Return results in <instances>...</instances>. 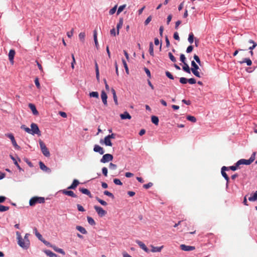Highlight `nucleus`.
I'll use <instances>...</instances> for the list:
<instances>
[{
	"label": "nucleus",
	"instance_id": "nucleus-36",
	"mask_svg": "<svg viewBox=\"0 0 257 257\" xmlns=\"http://www.w3.org/2000/svg\"><path fill=\"white\" fill-rule=\"evenodd\" d=\"M188 42L190 44H192L194 41V35L193 33H190L189 35L188 39Z\"/></svg>",
	"mask_w": 257,
	"mask_h": 257
},
{
	"label": "nucleus",
	"instance_id": "nucleus-6",
	"mask_svg": "<svg viewBox=\"0 0 257 257\" xmlns=\"http://www.w3.org/2000/svg\"><path fill=\"white\" fill-rule=\"evenodd\" d=\"M31 128H30V134H37L39 136L41 135V132L38 127V125L36 123H32L31 124Z\"/></svg>",
	"mask_w": 257,
	"mask_h": 257
},
{
	"label": "nucleus",
	"instance_id": "nucleus-2",
	"mask_svg": "<svg viewBox=\"0 0 257 257\" xmlns=\"http://www.w3.org/2000/svg\"><path fill=\"white\" fill-rule=\"evenodd\" d=\"M39 143L43 154L46 157H49L50 153L45 143L41 140L39 141Z\"/></svg>",
	"mask_w": 257,
	"mask_h": 257
},
{
	"label": "nucleus",
	"instance_id": "nucleus-56",
	"mask_svg": "<svg viewBox=\"0 0 257 257\" xmlns=\"http://www.w3.org/2000/svg\"><path fill=\"white\" fill-rule=\"evenodd\" d=\"M12 143L13 145L14 146V147L16 149H20V146H19L18 145V144H17V142L16 141L15 139L14 140V141H12Z\"/></svg>",
	"mask_w": 257,
	"mask_h": 257
},
{
	"label": "nucleus",
	"instance_id": "nucleus-8",
	"mask_svg": "<svg viewBox=\"0 0 257 257\" xmlns=\"http://www.w3.org/2000/svg\"><path fill=\"white\" fill-rule=\"evenodd\" d=\"M113 159V156L109 154H106L103 156L100 160V162L103 163L108 162L112 161Z\"/></svg>",
	"mask_w": 257,
	"mask_h": 257
},
{
	"label": "nucleus",
	"instance_id": "nucleus-57",
	"mask_svg": "<svg viewBox=\"0 0 257 257\" xmlns=\"http://www.w3.org/2000/svg\"><path fill=\"white\" fill-rule=\"evenodd\" d=\"M6 136L8 137L11 141H14L15 138L12 134H6Z\"/></svg>",
	"mask_w": 257,
	"mask_h": 257
},
{
	"label": "nucleus",
	"instance_id": "nucleus-37",
	"mask_svg": "<svg viewBox=\"0 0 257 257\" xmlns=\"http://www.w3.org/2000/svg\"><path fill=\"white\" fill-rule=\"evenodd\" d=\"M122 62L123 65L124 66V67L125 68L126 73L127 74H129V70H128V68L126 62H125V61L124 59L122 60Z\"/></svg>",
	"mask_w": 257,
	"mask_h": 257
},
{
	"label": "nucleus",
	"instance_id": "nucleus-35",
	"mask_svg": "<svg viewBox=\"0 0 257 257\" xmlns=\"http://www.w3.org/2000/svg\"><path fill=\"white\" fill-rule=\"evenodd\" d=\"M149 53L151 56H154V48H153V44L152 42L150 43Z\"/></svg>",
	"mask_w": 257,
	"mask_h": 257
},
{
	"label": "nucleus",
	"instance_id": "nucleus-19",
	"mask_svg": "<svg viewBox=\"0 0 257 257\" xmlns=\"http://www.w3.org/2000/svg\"><path fill=\"white\" fill-rule=\"evenodd\" d=\"M120 117L122 119H130L132 118L131 115L127 111H125L123 113L120 114Z\"/></svg>",
	"mask_w": 257,
	"mask_h": 257
},
{
	"label": "nucleus",
	"instance_id": "nucleus-11",
	"mask_svg": "<svg viewBox=\"0 0 257 257\" xmlns=\"http://www.w3.org/2000/svg\"><path fill=\"white\" fill-rule=\"evenodd\" d=\"M15 51L13 49H11L10 50L9 53V59L10 62L13 64H14V59L15 55Z\"/></svg>",
	"mask_w": 257,
	"mask_h": 257
},
{
	"label": "nucleus",
	"instance_id": "nucleus-59",
	"mask_svg": "<svg viewBox=\"0 0 257 257\" xmlns=\"http://www.w3.org/2000/svg\"><path fill=\"white\" fill-rule=\"evenodd\" d=\"M188 82L191 84H195L196 82L195 79L193 78L188 79Z\"/></svg>",
	"mask_w": 257,
	"mask_h": 257
},
{
	"label": "nucleus",
	"instance_id": "nucleus-32",
	"mask_svg": "<svg viewBox=\"0 0 257 257\" xmlns=\"http://www.w3.org/2000/svg\"><path fill=\"white\" fill-rule=\"evenodd\" d=\"M10 157H11V158L13 160V161H14V163L15 165L17 167V168H18V169H19L20 171H22H22H23V170H22V169L21 168V167L20 166V165L18 164V163L17 161H16V160L15 159V158H14L13 156H12V155H11V156H10Z\"/></svg>",
	"mask_w": 257,
	"mask_h": 257
},
{
	"label": "nucleus",
	"instance_id": "nucleus-10",
	"mask_svg": "<svg viewBox=\"0 0 257 257\" xmlns=\"http://www.w3.org/2000/svg\"><path fill=\"white\" fill-rule=\"evenodd\" d=\"M180 248L184 251H191L195 249V247L193 246L186 245L185 244H181Z\"/></svg>",
	"mask_w": 257,
	"mask_h": 257
},
{
	"label": "nucleus",
	"instance_id": "nucleus-28",
	"mask_svg": "<svg viewBox=\"0 0 257 257\" xmlns=\"http://www.w3.org/2000/svg\"><path fill=\"white\" fill-rule=\"evenodd\" d=\"M184 66H183V70L187 73H190L191 69L189 68V65L186 63H183Z\"/></svg>",
	"mask_w": 257,
	"mask_h": 257
},
{
	"label": "nucleus",
	"instance_id": "nucleus-44",
	"mask_svg": "<svg viewBox=\"0 0 257 257\" xmlns=\"http://www.w3.org/2000/svg\"><path fill=\"white\" fill-rule=\"evenodd\" d=\"M104 194L111 197L112 199H113L114 198V195L112 194V193H111V192H110L108 191H106V190L104 191Z\"/></svg>",
	"mask_w": 257,
	"mask_h": 257
},
{
	"label": "nucleus",
	"instance_id": "nucleus-25",
	"mask_svg": "<svg viewBox=\"0 0 257 257\" xmlns=\"http://www.w3.org/2000/svg\"><path fill=\"white\" fill-rule=\"evenodd\" d=\"M151 121L153 123L157 125L159 123V118L155 115L152 116Z\"/></svg>",
	"mask_w": 257,
	"mask_h": 257
},
{
	"label": "nucleus",
	"instance_id": "nucleus-58",
	"mask_svg": "<svg viewBox=\"0 0 257 257\" xmlns=\"http://www.w3.org/2000/svg\"><path fill=\"white\" fill-rule=\"evenodd\" d=\"M152 186H153V183L151 182H149L148 184L144 185L143 187L145 189H147L150 188L151 187H152Z\"/></svg>",
	"mask_w": 257,
	"mask_h": 257
},
{
	"label": "nucleus",
	"instance_id": "nucleus-12",
	"mask_svg": "<svg viewBox=\"0 0 257 257\" xmlns=\"http://www.w3.org/2000/svg\"><path fill=\"white\" fill-rule=\"evenodd\" d=\"M61 191H62V193L64 195L71 196V197H74V198L77 197L76 195L72 191H68V190L64 189V190H61Z\"/></svg>",
	"mask_w": 257,
	"mask_h": 257
},
{
	"label": "nucleus",
	"instance_id": "nucleus-41",
	"mask_svg": "<svg viewBox=\"0 0 257 257\" xmlns=\"http://www.w3.org/2000/svg\"><path fill=\"white\" fill-rule=\"evenodd\" d=\"M126 7V5H122V6H120L118 9V10L117 11V15H119L124 9V8Z\"/></svg>",
	"mask_w": 257,
	"mask_h": 257
},
{
	"label": "nucleus",
	"instance_id": "nucleus-4",
	"mask_svg": "<svg viewBox=\"0 0 257 257\" xmlns=\"http://www.w3.org/2000/svg\"><path fill=\"white\" fill-rule=\"evenodd\" d=\"M191 66L192 67L191 68V70L193 74L196 77L199 78L201 77L200 73L198 71V70L199 69V67L198 65L194 61H192L191 62Z\"/></svg>",
	"mask_w": 257,
	"mask_h": 257
},
{
	"label": "nucleus",
	"instance_id": "nucleus-3",
	"mask_svg": "<svg viewBox=\"0 0 257 257\" xmlns=\"http://www.w3.org/2000/svg\"><path fill=\"white\" fill-rule=\"evenodd\" d=\"M45 202V198L42 197H34L29 201L30 206H34L37 203H43Z\"/></svg>",
	"mask_w": 257,
	"mask_h": 257
},
{
	"label": "nucleus",
	"instance_id": "nucleus-18",
	"mask_svg": "<svg viewBox=\"0 0 257 257\" xmlns=\"http://www.w3.org/2000/svg\"><path fill=\"white\" fill-rule=\"evenodd\" d=\"M79 184V182L78 181V180H76V179H74L72 183V184L69 186L67 189H75L77 186L78 185V184Z\"/></svg>",
	"mask_w": 257,
	"mask_h": 257
},
{
	"label": "nucleus",
	"instance_id": "nucleus-16",
	"mask_svg": "<svg viewBox=\"0 0 257 257\" xmlns=\"http://www.w3.org/2000/svg\"><path fill=\"white\" fill-rule=\"evenodd\" d=\"M34 230L35 231L36 236L38 238V239L41 241H43L45 244H47L48 242L46 241L43 239V237L42 235L39 232H38L37 228H35Z\"/></svg>",
	"mask_w": 257,
	"mask_h": 257
},
{
	"label": "nucleus",
	"instance_id": "nucleus-51",
	"mask_svg": "<svg viewBox=\"0 0 257 257\" xmlns=\"http://www.w3.org/2000/svg\"><path fill=\"white\" fill-rule=\"evenodd\" d=\"M53 249L55 251H57V252H58L59 253H62V254H64L65 253V252L63 251V250L62 249H61V248H58L56 247V246H55V247H53Z\"/></svg>",
	"mask_w": 257,
	"mask_h": 257
},
{
	"label": "nucleus",
	"instance_id": "nucleus-55",
	"mask_svg": "<svg viewBox=\"0 0 257 257\" xmlns=\"http://www.w3.org/2000/svg\"><path fill=\"white\" fill-rule=\"evenodd\" d=\"M180 61L183 63H186L185 61H186V57L185 56V55L183 54H181L180 55Z\"/></svg>",
	"mask_w": 257,
	"mask_h": 257
},
{
	"label": "nucleus",
	"instance_id": "nucleus-60",
	"mask_svg": "<svg viewBox=\"0 0 257 257\" xmlns=\"http://www.w3.org/2000/svg\"><path fill=\"white\" fill-rule=\"evenodd\" d=\"M102 172L103 174L106 177L107 176V169L106 167H103L102 169Z\"/></svg>",
	"mask_w": 257,
	"mask_h": 257
},
{
	"label": "nucleus",
	"instance_id": "nucleus-1",
	"mask_svg": "<svg viewBox=\"0 0 257 257\" xmlns=\"http://www.w3.org/2000/svg\"><path fill=\"white\" fill-rule=\"evenodd\" d=\"M16 235L19 245L23 249H28L30 245V240H25L24 238H23L19 231L16 232Z\"/></svg>",
	"mask_w": 257,
	"mask_h": 257
},
{
	"label": "nucleus",
	"instance_id": "nucleus-53",
	"mask_svg": "<svg viewBox=\"0 0 257 257\" xmlns=\"http://www.w3.org/2000/svg\"><path fill=\"white\" fill-rule=\"evenodd\" d=\"M109 168L111 170H115L117 168V166L115 164L110 163L109 165Z\"/></svg>",
	"mask_w": 257,
	"mask_h": 257
},
{
	"label": "nucleus",
	"instance_id": "nucleus-14",
	"mask_svg": "<svg viewBox=\"0 0 257 257\" xmlns=\"http://www.w3.org/2000/svg\"><path fill=\"white\" fill-rule=\"evenodd\" d=\"M93 151L95 152L99 153L100 155H102L104 153L103 149L97 145H95L94 146V148H93Z\"/></svg>",
	"mask_w": 257,
	"mask_h": 257
},
{
	"label": "nucleus",
	"instance_id": "nucleus-5",
	"mask_svg": "<svg viewBox=\"0 0 257 257\" xmlns=\"http://www.w3.org/2000/svg\"><path fill=\"white\" fill-rule=\"evenodd\" d=\"M254 160V157L253 156H251L250 158L248 160H245V159H240L239 161L237 162V165H248L251 164Z\"/></svg>",
	"mask_w": 257,
	"mask_h": 257
},
{
	"label": "nucleus",
	"instance_id": "nucleus-20",
	"mask_svg": "<svg viewBox=\"0 0 257 257\" xmlns=\"http://www.w3.org/2000/svg\"><path fill=\"white\" fill-rule=\"evenodd\" d=\"M123 20L122 18H120L119 20V23L117 24L116 26L117 29V34H119V30L122 27L123 25Z\"/></svg>",
	"mask_w": 257,
	"mask_h": 257
},
{
	"label": "nucleus",
	"instance_id": "nucleus-63",
	"mask_svg": "<svg viewBox=\"0 0 257 257\" xmlns=\"http://www.w3.org/2000/svg\"><path fill=\"white\" fill-rule=\"evenodd\" d=\"M77 209L79 211L84 212L85 211V209L80 204H77Z\"/></svg>",
	"mask_w": 257,
	"mask_h": 257
},
{
	"label": "nucleus",
	"instance_id": "nucleus-7",
	"mask_svg": "<svg viewBox=\"0 0 257 257\" xmlns=\"http://www.w3.org/2000/svg\"><path fill=\"white\" fill-rule=\"evenodd\" d=\"M94 208L100 217H103L105 216L107 213L106 211L101 207L94 206Z\"/></svg>",
	"mask_w": 257,
	"mask_h": 257
},
{
	"label": "nucleus",
	"instance_id": "nucleus-9",
	"mask_svg": "<svg viewBox=\"0 0 257 257\" xmlns=\"http://www.w3.org/2000/svg\"><path fill=\"white\" fill-rule=\"evenodd\" d=\"M228 170V168L225 166H223L221 168V174L222 176L225 178L226 181V186H228V183L229 182V178L227 175V174L225 172V171Z\"/></svg>",
	"mask_w": 257,
	"mask_h": 257
},
{
	"label": "nucleus",
	"instance_id": "nucleus-45",
	"mask_svg": "<svg viewBox=\"0 0 257 257\" xmlns=\"http://www.w3.org/2000/svg\"><path fill=\"white\" fill-rule=\"evenodd\" d=\"M239 165H237V162H236V164H235V166H230L228 168V170L230 169L232 171H235L239 167Z\"/></svg>",
	"mask_w": 257,
	"mask_h": 257
},
{
	"label": "nucleus",
	"instance_id": "nucleus-38",
	"mask_svg": "<svg viewBox=\"0 0 257 257\" xmlns=\"http://www.w3.org/2000/svg\"><path fill=\"white\" fill-rule=\"evenodd\" d=\"M187 120H188L190 121H192L193 122H195L196 121V118L193 116L188 115L187 116Z\"/></svg>",
	"mask_w": 257,
	"mask_h": 257
},
{
	"label": "nucleus",
	"instance_id": "nucleus-48",
	"mask_svg": "<svg viewBox=\"0 0 257 257\" xmlns=\"http://www.w3.org/2000/svg\"><path fill=\"white\" fill-rule=\"evenodd\" d=\"M194 60L196 61V62L199 65H201V61L200 60L199 57L197 55L195 54L193 57Z\"/></svg>",
	"mask_w": 257,
	"mask_h": 257
},
{
	"label": "nucleus",
	"instance_id": "nucleus-50",
	"mask_svg": "<svg viewBox=\"0 0 257 257\" xmlns=\"http://www.w3.org/2000/svg\"><path fill=\"white\" fill-rule=\"evenodd\" d=\"M113 182L116 185H122V182L118 179H114L113 180Z\"/></svg>",
	"mask_w": 257,
	"mask_h": 257
},
{
	"label": "nucleus",
	"instance_id": "nucleus-54",
	"mask_svg": "<svg viewBox=\"0 0 257 257\" xmlns=\"http://www.w3.org/2000/svg\"><path fill=\"white\" fill-rule=\"evenodd\" d=\"M34 82H35V85L37 86V87L38 88H40V84L39 83V79L38 78H36Z\"/></svg>",
	"mask_w": 257,
	"mask_h": 257
},
{
	"label": "nucleus",
	"instance_id": "nucleus-49",
	"mask_svg": "<svg viewBox=\"0 0 257 257\" xmlns=\"http://www.w3.org/2000/svg\"><path fill=\"white\" fill-rule=\"evenodd\" d=\"M188 82V79L185 77H181L180 78V82L182 84H186Z\"/></svg>",
	"mask_w": 257,
	"mask_h": 257
},
{
	"label": "nucleus",
	"instance_id": "nucleus-15",
	"mask_svg": "<svg viewBox=\"0 0 257 257\" xmlns=\"http://www.w3.org/2000/svg\"><path fill=\"white\" fill-rule=\"evenodd\" d=\"M136 242L140 246V247L142 249H143L144 251H145L147 252H149V249L143 242L137 240H136Z\"/></svg>",
	"mask_w": 257,
	"mask_h": 257
},
{
	"label": "nucleus",
	"instance_id": "nucleus-64",
	"mask_svg": "<svg viewBox=\"0 0 257 257\" xmlns=\"http://www.w3.org/2000/svg\"><path fill=\"white\" fill-rule=\"evenodd\" d=\"M193 47L192 45L188 46L186 49V52L189 53L192 51Z\"/></svg>",
	"mask_w": 257,
	"mask_h": 257
},
{
	"label": "nucleus",
	"instance_id": "nucleus-52",
	"mask_svg": "<svg viewBox=\"0 0 257 257\" xmlns=\"http://www.w3.org/2000/svg\"><path fill=\"white\" fill-rule=\"evenodd\" d=\"M166 75L170 79L173 80L174 79V76H173V75L170 72H169V71H166Z\"/></svg>",
	"mask_w": 257,
	"mask_h": 257
},
{
	"label": "nucleus",
	"instance_id": "nucleus-29",
	"mask_svg": "<svg viewBox=\"0 0 257 257\" xmlns=\"http://www.w3.org/2000/svg\"><path fill=\"white\" fill-rule=\"evenodd\" d=\"M241 64L246 63L247 66H250L252 64L251 60L249 58H245L242 61H240Z\"/></svg>",
	"mask_w": 257,
	"mask_h": 257
},
{
	"label": "nucleus",
	"instance_id": "nucleus-17",
	"mask_svg": "<svg viewBox=\"0 0 257 257\" xmlns=\"http://www.w3.org/2000/svg\"><path fill=\"white\" fill-rule=\"evenodd\" d=\"M29 107L30 108V109L32 110L33 113L34 115H37L39 114L38 111H37L36 107L35 105L34 104L32 103H29Z\"/></svg>",
	"mask_w": 257,
	"mask_h": 257
},
{
	"label": "nucleus",
	"instance_id": "nucleus-24",
	"mask_svg": "<svg viewBox=\"0 0 257 257\" xmlns=\"http://www.w3.org/2000/svg\"><path fill=\"white\" fill-rule=\"evenodd\" d=\"M40 168L41 170L47 171L50 169L41 161L39 162Z\"/></svg>",
	"mask_w": 257,
	"mask_h": 257
},
{
	"label": "nucleus",
	"instance_id": "nucleus-40",
	"mask_svg": "<svg viewBox=\"0 0 257 257\" xmlns=\"http://www.w3.org/2000/svg\"><path fill=\"white\" fill-rule=\"evenodd\" d=\"M9 209V207L0 205V212H5Z\"/></svg>",
	"mask_w": 257,
	"mask_h": 257
},
{
	"label": "nucleus",
	"instance_id": "nucleus-22",
	"mask_svg": "<svg viewBox=\"0 0 257 257\" xmlns=\"http://www.w3.org/2000/svg\"><path fill=\"white\" fill-rule=\"evenodd\" d=\"M76 229L83 234H86L87 233V231L85 229V228H84L83 227H82L81 226H79V225L76 226Z\"/></svg>",
	"mask_w": 257,
	"mask_h": 257
},
{
	"label": "nucleus",
	"instance_id": "nucleus-33",
	"mask_svg": "<svg viewBox=\"0 0 257 257\" xmlns=\"http://www.w3.org/2000/svg\"><path fill=\"white\" fill-rule=\"evenodd\" d=\"M87 219L88 222L89 223V224H90L91 225H95V222L94 220L91 217L88 216L87 217Z\"/></svg>",
	"mask_w": 257,
	"mask_h": 257
},
{
	"label": "nucleus",
	"instance_id": "nucleus-43",
	"mask_svg": "<svg viewBox=\"0 0 257 257\" xmlns=\"http://www.w3.org/2000/svg\"><path fill=\"white\" fill-rule=\"evenodd\" d=\"M21 128L22 129L25 130L27 133L30 134V133H31L30 128L27 127L25 125H21Z\"/></svg>",
	"mask_w": 257,
	"mask_h": 257
},
{
	"label": "nucleus",
	"instance_id": "nucleus-42",
	"mask_svg": "<svg viewBox=\"0 0 257 257\" xmlns=\"http://www.w3.org/2000/svg\"><path fill=\"white\" fill-rule=\"evenodd\" d=\"M117 5H115L114 7H113L111 9H110L109 11V14L110 15H112L115 13L116 11Z\"/></svg>",
	"mask_w": 257,
	"mask_h": 257
},
{
	"label": "nucleus",
	"instance_id": "nucleus-31",
	"mask_svg": "<svg viewBox=\"0 0 257 257\" xmlns=\"http://www.w3.org/2000/svg\"><path fill=\"white\" fill-rule=\"evenodd\" d=\"M248 200L250 201H257V191L254 193L252 196H250L248 198Z\"/></svg>",
	"mask_w": 257,
	"mask_h": 257
},
{
	"label": "nucleus",
	"instance_id": "nucleus-23",
	"mask_svg": "<svg viewBox=\"0 0 257 257\" xmlns=\"http://www.w3.org/2000/svg\"><path fill=\"white\" fill-rule=\"evenodd\" d=\"M104 143L106 146H112V144L110 141V140L107 138V137H105L103 141Z\"/></svg>",
	"mask_w": 257,
	"mask_h": 257
},
{
	"label": "nucleus",
	"instance_id": "nucleus-27",
	"mask_svg": "<svg viewBox=\"0 0 257 257\" xmlns=\"http://www.w3.org/2000/svg\"><path fill=\"white\" fill-rule=\"evenodd\" d=\"M45 253L50 257H57V254L53 252L50 250H46L45 251Z\"/></svg>",
	"mask_w": 257,
	"mask_h": 257
},
{
	"label": "nucleus",
	"instance_id": "nucleus-47",
	"mask_svg": "<svg viewBox=\"0 0 257 257\" xmlns=\"http://www.w3.org/2000/svg\"><path fill=\"white\" fill-rule=\"evenodd\" d=\"M168 55H169V58L172 62H176V59L175 57L173 56V55L172 54V53L169 52L168 54Z\"/></svg>",
	"mask_w": 257,
	"mask_h": 257
},
{
	"label": "nucleus",
	"instance_id": "nucleus-21",
	"mask_svg": "<svg viewBox=\"0 0 257 257\" xmlns=\"http://www.w3.org/2000/svg\"><path fill=\"white\" fill-rule=\"evenodd\" d=\"M79 191L82 193L86 194V195L89 196L90 197H91V193H90V192L87 189L83 188H79Z\"/></svg>",
	"mask_w": 257,
	"mask_h": 257
},
{
	"label": "nucleus",
	"instance_id": "nucleus-39",
	"mask_svg": "<svg viewBox=\"0 0 257 257\" xmlns=\"http://www.w3.org/2000/svg\"><path fill=\"white\" fill-rule=\"evenodd\" d=\"M96 200L99 202L100 203L101 205H103V206H106L107 205V203L106 202H105V201L100 199L98 197H96Z\"/></svg>",
	"mask_w": 257,
	"mask_h": 257
},
{
	"label": "nucleus",
	"instance_id": "nucleus-26",
	"mask_svg": "<svg viewBox=\"0 0 257 257\" xmlns=\"http://www.w3.org/2000/svg\"><path fill=\"white\" fill-rule=\"evenodd\" d=\"M248 43H250V44H252V46H250L248 48V49L250 50H252L257 46V44L254 41H253L252 40H249L248 41Z\"/></svg>",
	"mask_w": 257,
	"mask_h": 257
},
{
	"label": "nucleus",
	"instance_id": "nucleus-13",
	"mask_svg": "<svg viewBox=\"0 0 257 257\" xmlns=\"http://www.w3.org/2000/svg\"><path fill=\"white\" fill-rule=\"evenodd\" d=\"M101 98L102 99V101L104 105L105 106H107V96L106 93L104 91H101Z\"/></svg>",
	"mask_w": 257,
	"mask_h": 257
},
{
	"label": "nucleus",
	"instance_id": "nucleus-46",
	"mask_svg": "<svg viewBox=\"0 0 257 257\" xmlns=\"http://www.w3.org/2000/svg\"><path fill=\"white\" fill-rule=\"evenodd\" d=\"M79 38L80 40H81L82 41H83L84 40V38H85V34L84 32H81L79 34Z\"/></svg>",
	"mask_w": 257,
	"mask_h": 257
},
{
	"label": "nucleus",
	"instance_id": "nucleus-62",
	"mask_svg": "<svg viewBox=\"0 0 257 257\" xmlns=\"http://www.w3.org/2000/svg\"><path fill=\"white\" fill-rule=\"evenodd\" d=\"M144 70H145V71L146 73L147 76L149 78H151V75L150 71L147 68H146V67L144 68Z\"/></svg>",
	"mask_w": 257,
	"mask_h": 257
},
{
	"label": "nucleus",
	"instance_id": "nucleus-30",
	"mask_svg": "<svg viewBox=\"0 0 257 257\" xmlns=\"http://www.w3.org/2000/svg\"><path fill=\"white\" fill-rule=\"evenodd\" d=\"M163 246H161L160 247H155V246H152V248L151 251L153 252H160L161 251L162 249L163 248Z\"/></svg>",
	"mask_w": 257,
	"mask_h": 257
},
{
	"label": "nucleus",
	"instance_id": "nucleus-34",
	"mask_svg": "<svg viewBox=\"0 0 257 257\" xmlns=\"http://www.w3.org/2000/svg\"><path fill=\"white\" fill-rule=\"evenodd\" d=\"M89 95L90 97H95L98 98L99 97L98 93L96 91H92L90 92Z\"/></svg>",
	"mask_w": 257,
	"mask_h": 257
},
{
	"label": "nucleus",
	"instance_id": "nucleus-61",
	"mask_svg": "<svg viewBox=\"0 0 257 257\" xmlns=\"http://www.w3.org/2000/svg\"><path fill=\"white\" fill-rule=\"evenodd\" d=\"M152 20V16H150L147 18V19L146 20L145 22V25H147Z\"/></svg>",
	"mask_w": 257,
	"mask_h": 257
}]
</instances>
